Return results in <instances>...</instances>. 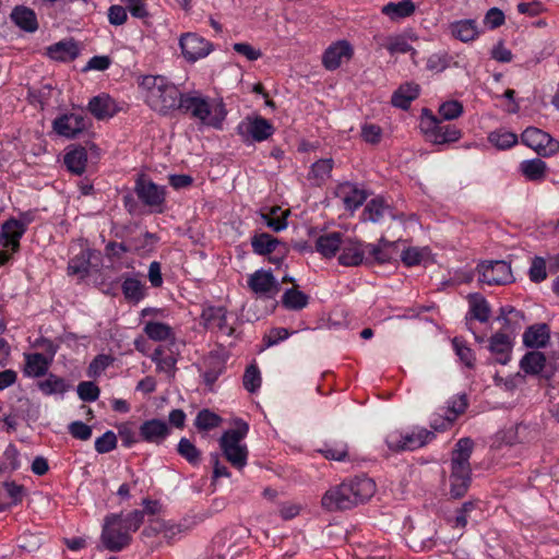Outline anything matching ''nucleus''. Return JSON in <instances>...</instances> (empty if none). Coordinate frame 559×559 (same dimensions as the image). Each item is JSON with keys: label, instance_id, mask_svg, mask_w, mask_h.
<instances>
[{"label": "nucleus", "instance_id": "obj_1", "mask_svg": "<svg viewBox=\"0 0 559 559\" xmlns=\"http://www.w3.org/2000/svg\"><path fill=\"white\" fill-rule=\"evenodd\" d=\"M376 492L374 481L367 476L347 478L329 488L321 499V507L329 512L350 510L367 502Z\"/></svg>", "mask_w": 559, "mask_h": 559}, {"label": "nucleus", "instance_id": "obj_2", "mask_svg": "<svg viewBox=\"0 0 559 559\" xmlns=\"http://www.w3.org/2000/svg\"><path fill=\"white\" fill-rule=\"evenodd\" d=\"M143 523V512L133 510L127 514L109 513L105 516L102 527L100 542L109 551H121L132 542V534Z\"/></svg>", "mask_w": 559, "mask_h": 559}, {"label": "nucleus", "instance_id": "obj_3", "mask_svg": "<svg viewBox=\"0 0 559 559\" xmlns=\"http://www.w3.org/2000/svg\"><path fill=\"white\" fill-rule=\"evenodd\" d=\"M139 88L145 104L163 116L178 109L183 95L179 88L164 75H144L139 80Z\"/></svg>", "mask_w": 559, "mask_h": 559}, {"label": "nucleus", "instance_id": "obj_4", "mask_svg": "<svg viewBox=\"0 0 559 559\" xmlns=\"http://www.w3.org/2000/svg\"><path fill=\"white\" fill-rule=\"evenodd\" d=\"M178 109L190 115L200 124L214 129H222L227 115L221 99L210 98L198 92L183 94Z\"/></svg>", "mask_w": 559, "mask_h": 559}, {"label": "nucleus", "instance_id": "obj_5", "mask_svg": "<svg viewBox=\"0 0 559 559\" xmlns=\"http://www.w3.org/2000/svg\"><path fill=\"white\" fill-rule=\"evenodd\" d=\"M474 442L469 438L460 439L452 452L450 493L453 498L463 497L471 484V464L469 457L473 451Z\"/></svg>", "mask_w": 559, "mask_h": 559}, {"label": "nucleus", "instance_id": "obj_6", "mask_svg": "<svg viewBox=\"0 0 559 559\" xmlns=\"http://www.w3.org/2000/svg\"><path fill=\"white\" fill-rule=\"evenodd\" d=\"M248 431V424L239 420L236 423V428L226 430L219 439L224 456L238 469H242L247 465L249 452L243 439Z\"/></svg>", "mask_w": 559, "mask_h": 559}, {"label": "nucleus", "instance_id": "obj_7", "mask_svg": "<svg viewBox=\"0 0 559 559\" xmlns=\"http://www.w3.org/2000/svg\"><path fill=\"white\" fill-rule=\"evenodd\" d=\"M419 128L425 138L433 144L456 142L462 136L460 129L453 124L444 123L427 108L421 110Z\"/></svg>", "mask_w": 559, "mask_h": 559}, {"label": "nucleus", "instance_id": "obj_8", "mask_svg": "<svg viewBox=\"0 0 559 559\" xmlns=\"http://www.w3.org/2000/svg\"><path fill=\"white\" fill-rule=\"evenodd\" d=\"M435 438L432 431L423 427L409 430H392L385 436V444L393 452L414 451L428 444Z\"/></svg>", "mask_w": 559, "mask_h": 559}, {"label": "nucleus", "instance_id": "obj_9", "mask_svg": "<svg viewBox=\"0 0 559 559\" xmlns=\"http://www.w3.org/2000/svg\"><path fill=\"white\" fill-rule=\"evenodd\" d=\"M479 281L487 285H508L514 282L511 265L503 260L483 261L477 265Z\"/></svg>", "mask_w": 559, "mask_h": 559}, {"label": "nucleus", "instance_id": "obj_10", "mask_svg": "<svg viewBox=\"0 0 559 559\" xmlns=\"http://www.w3.org/2000/svg\"><path fill=\"white\" fill-rule=\"evenodd\" d=\"M248 288L258 298L273 299L280 293L281 286L271 271L260 269L248 275Z\"/></svg>", "mask_w": 559, "mask_h": 559}, {"label": "nucleus", "instance_id": "obj_11", "mask_svg": "<svg viewBox=\"0 0 559 559\" xmlns=\"http://www.w3.org/2000/svg\"><path fill=\"white\" fill-rule=\"evenodd\" d=\"M182 57L194 63L207 57L213 51V44L195 33H185L179 38Z\"/></svg>", "mask_w": 559, "mask_h": 559}, {"label": "nucleus", "instance_id": "obj_12", "mask_svg": "<svg viewBox=\"0 0 559 559\" xmlns=\"http://www.w3.org/2000/svg\"><path fill=\"white\" fill-rule=\"evenodd\" d=\"M134 190L143 204L156 212L163 211L166 199V188L164 186H158L144 177H139Z\"/></svg>", "mask_w": 559, "mask_h": 559}, {"label": "nucleus", "instance_id": "obj_13", "mask_svg": "<svg viewBox=\"0 0 559 559\" xmlns=\"http://www.w3.org/2000/svg\"><path fill=\"white\" fill-rule=\"evenodd\" d=\"M521 140L523 144L543 156H550L559 151V142L547 132L535 127L526 128L521 135Z\"/></svg>", "mask_w": 559, "mask_h": 559}, {"label": "nucleus", "instance_id": "obj_14", "mask_svg": "<svg viewBox=\"0 0 559 559\" xmlns=\"http://www.w3.org/2000/svg\"><path fill=\"white\" fill-rule=\"evenodd\" d=\"M237 131L245 141L262 142L273 134L274 128L265 118L257 116L242 120L238 124Z\"/></svg>", "mask_w": 559, "mask_h": 559}, {"label": "nucleus", "instance_id": "obj_15", "mask_svg": "<svg viewBox=\"0 0 559 559\" xmlns=\"http://www.w3.org/2000/svg\"><path fill=\"white\" fill-rule=\"evenodd\" d=\"M334 194L344 207L352 212L360 207L368 198L367 191L361 186L350 181L338 183Z\"/></svg>", "mask_w": 559, "mask_h": 559}, {"label": "nucleus", "instance_id": "obj_16", "mask_svg": "<svg viewBox=\"0 0 559 559\" xmlns=\"http://www.w3.org/2000/svg\"><path fill=\"white\" fill-rule=\"evenodd\" d=\"M354 48L346 39L332 43L323 52L322 64L329 71L338 69L343 62L353 58Z\"/></svg>", "mask_w": 559, "mask_h": 559}, {"label": "nucleus", "instance_id": "obj_17", "mask_svg": "<svg viewBox=\"0 0 559 559\" xmlns=\"http://www.w3.org/2000/svg\"><path fill=\"white\" fill-rule=\"evenodd\" d=\"M515 331L496 332L489 338L488 349L500 365H507L511 360Z\"/></svg>", "mask_w": 559, "mask_h": 559}, {"label": "nucleus", "instance_id": "obj_18", "mask_svg": "<svg viewBox=\"0 0 559 559\" xmlns=\"http://www.w3.org/2000/svg\"><path fill=\"white\" fill-rule=\"evenodd\" d=\"M86 119L80 114H66L53 121V130L61 136L75 138L86 129Z\"/></svg>", "mask_w": 559, "mask_h": 559}, {"label": "nucleus", "instance_id": "obj_19", "mask_svg": "<svg viewBox=\"0 0 559 559\" xmlns=\"http://www.w3.org/2000/svg\"><path fill=\"white\" fill-rule=\"evenodd\" d=\"M170 433L168 424L162 419H148L140 426V438L142 441L160 444Z\"/></svg>", "mask_w": 559, "mask_h": 559}, {"label": "nucleus", "instance_id": "obj_20", "mask_svg": "<svg viewBox=\"0 0 559 559\" xmlns=\"http://www.w3.org/2000/svg\"><path fill=\"white\" fill-rule=\"evenodd\" d=\"M365 242L346 238L341 247L338 262L344 266H357L365 263Z\"/></svg>", "mask_w": 559, "mask_h": 559}, {"label": "nucleus", "instance_id": "obj_21", "mask_svg": "<svg viewBox=\"0 0 559 559\" xmlns=\"http://www.w3.org/2000/svg\"><path fill=\"white\" fill-rule=\"evenodd\" d=\"M29 221H21L10 218L2 224L1 238L3 246L10 248L12 251H17L20 248V239L25 234Z\"/></svg>", "mask_w": 559, "mask_h": 559}, {"label": "nucleus", "instance_id": "obj_22", "mask_svg": "<svg viewBox=\"0 0 559 559\" xmlns=\"http://www.w3.org/2000/svg\"><path fill=\"white\" fill-rule=\"evenodd\" d=\"M227 311L224 307H207L202 311V320L207 329H217L225 335L230 336L234 329L227 324Z\"/></svg>", "mask_w": 559, "mask_h": 559}, {"label": "nucleus", "instance_id": "obj_23", "mask_svg": "<svg viewBox=\"0 0 559 559\" xmlns=\"http://www.w3.org/2000/svg\"><path fill=\"white\" fill-rule=\"evenodd\" d=\"M88 110L96 119L104 120L111 118L118 111V107L114 98L107 94H100L91 98Z\"/></svg>", "mask_w": 559, "mask_h": 559}, {"label": "nucleus", "instance_id": "obj_24", "mask_svg": "<svg viewBox=\"0 0 559 559\" xmlns=\"http://www.w3.org/2000/svg\"><path fill=\"white\" fill-rule=\"evenodd\" d=\"M449 28L451 35L463 43L473 41L480 34L478 24L473 19L454 21L450 24Z\"/></svg>", "mask_w": 559, "mask_h": 559}, {"label": "nucleus", "instance_id": "obj_25", "mask_svg": "<svg viewBox=\"0 0 559 559\" xmlns=\"http://www.w3.org/2000/svg\"><path fill=\"white\" fill-rule=\"evenodd\" d=\"M395 248L394 242H390L381 238L378 245L365 243L366 259L365 263H385L392 259V250Z\"/></svg>", "mask_w": 559, "mask_h": 559}, {"label": "nucleus", "instance_id": "obj_26", "mask_svg": "<svg viewBox=\"0 0 559 559\" xmlns=\"http://www.w3.org/2000/svg\"><path fill=\"white\" fill-rule=\"evenodd\" d=\"M550 338V331L546 323L528 326L523 334V344L530 348L545 347Z\"/></svg>", "mask_w": 559, "mask_h": 559}, {"label": "nucleus", "instance_id": "obj_27", "mask_svg": "<svg viewBox=\"0 0 559 559\" xmlns=\"http://www.w3.org/2000/svg\"><path fill=\"white\" fill-rule=\"evenodd\" d=\"M343 235L337 231L326 233L319 236L316 240V250L324 258L331 259L341 250L343 245Z\"/></svg>", "mask_w": 559, "mask_h": 559}, {"label": "nucleus", "instance_id": "obj_28", "mask_svg": "<svg viewBox=\"0 0 559 559\" xmlns=\"http://www.w3.org/2000/svg\"><path fill=\"white\" fill-rule=\"evenodd\" d=\"M420 86L414 82H406L393 93L391 103L394 107L408 109L412 102L419 96Z\"/></svg>", "mask_w": 559, "mask_h": 559}, {"label": "nucleus", "instance_id": "obj_29", "mask_svg": "<svg viewBox=\"0 0 559 559\" xmlns=\"http://www.w3.org/2000/svg\"><path fill=\"white\" fill-rule=\"evenodd\" d=\"M80 53L76 44L72 40H61L47 47V56L56 61L68 62L74 60Z\"/></svg>", "mask_w": 559, "mask_h": 559}, {"label": "nucleus", "instance_id": "obj_30", "mask_svg": "<svg viewBox=\"0 0 559 559\" xmlns=\"http://www.w3.org/2000/svg\"><path fill=\"white\" fill-rule=\"evenodd\" d=\"M64 165L74 175H82L87 164V152L83 146H71L64 154Z\"/></svg>", "mask_w": 559, "mask_h": 559}, {"label": "nucleus", "instance_id": "obj_31", "mask_svg": "<svg viewBox=\"0 0 559 559\" xmlns=\"http://www.w3.org/2000/svg\"><path fill=\"white\" fill-rule=\"evenodd\" d=\"M147 337L155 342H169L175 343L176 333L174 329L167 323L159 321H147L143 328Z\"/></svg>", "mask_w": 559, "mask_h": 559}, {"label": "nucleus", "instance_id": "obj_32", "mask_svg": "<svg viewBox=\"0 0 559 559\" xmlns=\"http://www.w3.org/2000/svg\"><path fill=\"white\" fill-rule=\"evenodd\" d=\"M333 167V158H322L314 162L308 173V180L314 186H322L331 177Z\"/></svg>", "mask_w": 559, "mask_h": 559}, {"label": "nucleus", "instance_id": "obj_33", "mask_svg": "<svg viewBox=\"0 0 559 559\" xmlns=\"http://www.w3.org/2000/svg\"><path fill=\"white\" fill-rule=\"evenodd\" d=\"M467 300L469 306L468 314L471 318L481 323L487 322L490 317L491 309L485 297L478 293H474L467 296Z\"/></svg>", "mask_w": 559, "mask_h": 559}, {"label": "nucleus", "instance_id": "obj_34", "mask_svg": "<svg viewBox=\"0 0 559 559\" xmlns=\"http://www.w3.org/2000/svg\"><path fill=\"white\" fill-rule=\"evenodd\" d=\"M416 5L412 0L389 2L382 7L381 12L392 21H399L414 14Z\"/></svg>", "mask_w": 559, "mask_h": 559}, {"label": "nucleus", "instance_id": "obj_35", "mask_svg": "<svg viewBox=\"0 0 559 559\" xmlns=\"http://www.w3.org/2000/svg\"><path fill=\"white\" fill-rule=\"evenodd\" d=\"M522 175L530 181H542L547 175V165L540 158L525 159L519 166Z\"/></svg>", "mask_w": 559, "mask_h": 559}, {"label": "nucleus", "instance_id": "obj_36", "mask_svg": "<svg viewBox=\"0 0 559 559\" xmlns=\"http://www.w3.org/2000/svg\"><path fill=\"white\" fill-rule=\"evenodd\" d=\"M49 368V360L40 353L25 355L24 373L27 377L38 378L44 376Z\"/></svg>", "mask_w": 559, "mask_h": 559}, {"label": "nucleus", "instance_id": "obj_37", "mask_svg": "<svg viewBox=\"0 0 559 559\" xmlns=\"http://www.w3.org/2000/svg\"><path fill=\"white\" fill-rule=\"evenodd\" d=\"M546 365V356L542 352L526 353L520 360V368L525 374H539Z\"/></svg>", "mask_w": 559, "mask_h": 559}, {"label": "nucleus", "instance_id": "obj_38", "mask_svg": "<svg viewBox=\"0 0 559 559\" xmlns=\"http://www.w3.org/2000/svg\"><path fill=\"white\" fill-rule=\"evenodd\" d=\"M11 19L20 28L26 32H35L38 27L35 12L26 7L14 8Z\"/></svg>", "mask_w": 559, "mask_h": 559}, {"label": "nucleus", "instance_id": "obj_39", "mask_svg": "<svg viewBox=\"0 0 559 559\" xmlns=\"http://www.w3.org/2000/svg\"><path fill=\"white\" fill-rule=\"evenodd\" d=\"M121 289L124 298L138 304L145 297V287L142 281L135 276H127L123 278Z\"/></svg>", "mask_w": 559, "mask_h": 559}, {"label": "nucleus", "instance_id": "obj_40", "mask_svg": "<svg viewBox=\"0 0 559 559\" xmlns=\"http://www.w3.org/2000/svg\"><path fill=\"white\" fill-rule=\"evenodd\" d=\"M282 245L284 243L266 233L255 235L251 240L253 251L260 255L272 254Z\"/></svg>", "mask_w": 559, "mask_h": 559}, {"label": "nucleus", "instance_id": "obj_41", "mask_svg": "<svg viewBox=\"0 0 559 559\" xmlns=\"http://www.w3.org/2000/svg\"><path fill=\"white\" fill-rule=\"evenodd\" d=\"M390 212L389 205L382 198L371 199L365 210H364V219L372 223H380L384 216Z\"/></svg>", "mask_w": 559, "mask_h": 559}, {"label": "nucleus", "instance_id": "obj_42", "mask_svg": "<svg viewBox=\"0 0 559 559\" xmlns=\"http://www.w3.org/2000/svg\"><path fill=\"white\" fill-rule=\"evenodd\" d=\"M309 304V296L296 289L288 288L282 296V305L287 310L299 311L306 308Z\"/></svg>", "mask_w": 559, "mask_h": 559}, {"label": "nucleus", "instance_id": "obj_43", "mask_svg": "<svg viewBox=\"0 0 559 559\" xmlns=\"http://www.w3.org/2000/svg\"><path fill=\"white\" fill-rule=\"evenodd\" d=\"M429 258L430 250L427 247H408L401 253V260L406 266L424 264Z\"/></svg>", "mask_w": 559, "mask_h": 559}, {"label": "nucleus", "instance_id": "obj_44", "mask_svg": "<svg viewBox=\"0 0 559 559\" xmlns=\"http://www.w3.org/2000/svg\"><path fill=\"white\" fill-rule=\"evenodd\" d=\"M288 214V211H283L281 207L275 206L271 210L270 213H263L261 218L269 228L274 231H281L287 227Z\"/></svg>", "mask_w": 559, "mask_h": 559}, {"label": "nucleus", "instance_id": "obj_45", "mask_svg": "<svg viewBox=\"0 0 559 559\" xmlns=\"http://www.w3.org/2000/svg\"><path fill=\"white\" fill-rule=\"evenodd\" d=\"M488 141L499 150H507L518 143V136L506 129H498L488 134Z\"/></svg>", "mask_w": 559, "mask_h": 559}, {"label": "nucleus", "instance_id": "obj_46", "mask_svg": "<svg viewBox=\"0 0 559 559\" xmlns=\"http://www.w3.org/2000/svg\"><path fill=\"white\" fill-rule=\"evenodd\" d=\"M37 385L45 395L62 394L69 388L62 378L52 373L46 379L38 381Z\"/></svg>", "mask_w": 559, "mask_h": 559}, {"label": "nucleus", "instance_id": "obj_47", "mask_svg": "<svg viewBox=\"0 0 559 559\" xmlns=\"http://www.w3.org/2000/svg\"><path fill=\"white\" fill-rule=\"evenodd\" d=\"M468 405L466 394H456L450 397L445 405L440 407L444 414L449 415L453 420L463 414Z\"/></svg>", "mask_w": 559, "mask_h": 559}, {"label": "nucleus", "instance_id": "obj_48", "mask_svg": "<svg viewBox=\"0 0 559 559\" xmlns=\"http://www.w3.org/2000/svg\"><path fill=\"white\" fill-rule=\"evenodd\" d=\"M151 359L156 364L157 371L174 372L177 360L173 355H165L163 346L156 347L151 355Z\"/></svg>", "mask_w": 559, "mask_h": 559}, {"label": "nucleus", "instance_id": "obj_49", "mask_svg": "<svg viewBox=\"0 0 559 559\" xmlns=\"http://www.w3.org/2000/svg\"><path fill=\"white\" fill-rule=\"evenodd\" d=\"M391 55L412 52L414 57L416 50L407 43L406 38L402 35L390 36L384 45Z\"/></svg>", "mask_w": 559, "mask_h": 559}, {"label": "nucleus", "instance_id": "obj_50", "mask_svg": "<svg viewBox=\"0 0 559 559\" xmlns=\"http://www.w3.org/2000/svg\"><path fill=\"white\" fill-rule=\"evenodd\" d=\"M321 453L328 460L345 461L348 455L347 444L344 442L326 443Z\"/></svg>", "mask_w": 559, "mask_h": 559}, {"label": "nucleus", "instance_id": "obj_51", "mask_svg": "<svg viewBox=\"0 0 559 559\" xmlns=\"http://www.w3.org/2000/svg\"><path fill=\"white\" fill-rule=\"evenodd\" d=\"M90 271V259L84 253H81L69 261L68 273L70 275H78L84 277Z\"/></svg>", "mask_w": 559, "mask_h": 559}, {"label": "nucleus", "instance_id": "obj_52", "mask_svg": "<svg viewBox=\"0 0 559 559\" xmlns=\"http://www.w3.org/2000/svg\"><path fill=\"white\" fill-rule=\"evenodd\" d=\"M222 419L215 413L209 409H202L198 413L195 417V426L200 430H210L217 427L221 424Z\"/></svg>", "mask_w": 559, "mask_h": 559}, {"label": "nucleus", "instance_id": "obj_53", "mask_svg": "<svg viewBox=\"0 0 559 559\" xmlns=\"http://www.w3.org/2000/svg\"><path fill=\"white\" fill-rule=\"evenodd\" d=\"M261 373L257 366L250 365L247 367L243 374V386L247 391L254 393L261 386Z\"/></svg>", "mask_w": 559, "mask_h": 559}, {"label": "nucleus", "instance_id": "obj_54", "mask_svg": "<svg viewBox=\"0 0 559 559\" xmlns=\"http://www.w3.org/2000/svg\"><path fill=\"white\" fill-rule=\"evenodd\" d=\"M178 453L185 457L190 464H198L200 461V452L195 445L187 438H182L178 443Z\"/></svg>", "mask_w": 559, "mask_h": 559}, {"label": "nucleus", "instance_id": "obj_55", "mask_svg": "<svg viewBox=\"0 0 559 559\" xmlns=\"http://www.w3.org/2000/svg\"><path fill=\"white\" fill-rule=\"evenodd\" d=\"M463 114V105L457 100H448L440 105L439 115L443 120H454Z\"/></svg>", "mask_w": 559, "mask_h": 559}, {"label": "nucleus", "instance_id": "obj_56", "mask_svg": "<svg viewBox=\"0 0 559 559\" xmlns=\"http://www.w3.org/2000/svg\"><path fill=\"white\" fill-rule=\"evenodd\" d=\"M112 362L108 355H97L88 366L87 376L90 378L99 377Z\"/></svg>", "mask_w": 559, "mask_h": 559}, {"label": "nucleus", "instance_id": "obj_57", "mask_svg": "<svg viewBox=\"0 0 559 559\" xmlns=\"http://www.w3.org/2000/svg\"><path fill=\"white\" fill-rule=\"evenodd\" d=\"M449 415L444 414L440 408H438L430 417V427L437 432L448 430L454 423Z\"/></svg>", "mask_w": 559, "mask_h": 559}, {"label": "nucleus", "instance_id": "obj_58", "mask_svg": "<svg viewBox=\"0 0 559 559\" xmlns=\"http://www.w3.org/2000/svg\"><path fill=\"white\" fill-rule=\"evenodd\" d=\"M117 445V436L111 430L106 431L104 435L95 440V450L100 453H108Z\"/></svg>", "mask_w": 559, "mask_h": 559}, {"label": "nucleus", "instance_id": "obj_59", "mask_svg": "<svg viewBox=\"0 0 559 559\" xmlns=\"http://www.w3.org/2000/svg\"><path fill=\"white\" fill-rule=\"evenodd\" d=\"M528 275L532 282H543L547 277L546 261L540 257H535L532 260Z\"/></svg>", "mask_w": 559, "mask_h": 559}, {"label": "nucleus", "instance_id": "obj_60", "mask_svg": "<svg viewBox=\"0 0 559 559\" xmlns=\"http://www.w3.org/2000/svg\"><path fill=\"white\" fill-rule=\"evenodd\" d=\"M118 436L120 437L123 447L131 448L139 441H142L140 438V432L138 433L130 424H121L118 427Z\"/></svg>", "mask_w": 559, "mask_h": 559}, {"label": "nucleus", "instance_id": "obj_61", "mask_svg": "<svg viewBox=\"0 0 559 559\" xmlns=\"http://www.w3.org/2000/svg\"><path fill=\"white\" fill-rule=\"evenodd\" d=\"M78 394L84 402H94L99 396V389L94 382L83 381L78 385Z\"/></svg>", "mask_w": 559, "mask_h": 559}, {"label": "nucleus", "instance_id": "obj_62", "mask_svg": "<svg viewBox=\"0 0 559 559\" xmlns=\"http://www.w3.org/2000/svg\"><path fill=\"white\" fill-rule=\"evenodd\" d=\"M453 347L455 349L456 355L460 357L461 361L464 362L467 367H473L475 361V356L469 347H467L461 340L455 337L453 340Z\"/></svg>", "mask_w": 559, "mask_h": 559}, {"label": "nucleus", "instance_id": "obj_63", "mask_svg": "<svg viewBox=\"0 0 559 559\" xmlns=\"http://www.w3.org/2000/svg\"><path fill=\"white\" fill-rule=\"evenodd\" d=\"M223 362L217 359H211L209 368L203 372V380L205 384L211 388L223 373Z\"/></svg>", "mask_w": 559, "mask_h": 559}, {"label": "nucleus", "instance_id": "obj_64", "mask_svg": "<svg viewBox=\"0 0 559 559\" xmlns=\"http://www.w3.org/2000/svg\"><path fill=\"white\" fill-rule=\"evenodd\" d=\"M122 1L126 4L127 11H129L133 17H136L140 20H145L150 16L148 10L143 0H122Z\"/></svg>", "mask_w": 559, "mask_h": 559}]
</instances>
